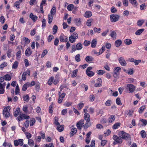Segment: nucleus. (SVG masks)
<instances>
[{"mask_svg": "<svg viewBox=\"0 0 147 147\" xmlns=\"http://www.w3.org/2000/svg\"><path fill=\"white\" fill-rule=\"evenodd\" d=\"M54 79V78L53 77L51 76L50 77L49 80L48 82V84L49 85H51L53 83V81Z\"/></svg>", "mask_w": 147, "mask_h": 147, "instance_id": "obj_45", "label": "nucleus"}, {"mask_svg": "<svg viewBox=\"0 0 147 147\" xmlns=\"http://www.w3.org/2000/svg\"><path fill=\"white\" fill-rule=\"evenodd\" d=\"M116 103L119 105L121 106L122 105V103L121 102L120 98H117L116 99Z\"/></svg>", "mask_w": 147, "mask_h": 147, "instance_id": "obj_56", "label": "nucleus"}, {"mask_svg": "<svg viewBox=\"0 0 147 147\" xmlns=\"http://www.w3.org/2000/svg\"><path fill=\"white\" fill-rule=\"evenodd\" d=\"M78 69H75L72 72L71 77L72 78H74L76 77L77 76V74L78 73Z\"/></svg>", "mask_w": 147, "mask_h": 147, "instance_id": "obj_43", "label": "nucleus"}, {"mask_svg": "<svg viewBox=\"0 0 147 147\" xmlns=\"http://www.w3.org/2000/svg\"><path fill=\"white\" fill-rule=\"evenodd\" d=\"M46 0H42L41 3H40V9L41 11V12L42 13H43L44 12L43 10V5L44 4H46Z\"/></svg>", "mask_w": 147, "mask_h": 147, "instance_id": "obj_20", "label": "nucleus"}, {"mask_svg": "<svg viewBox=\"0 0 147 147\" xmlns=\"http://www.w3.org/2000/svg\"><path fill=\"white\" fill-rule=\"evenodd\" d=\"M24 127L26 128H27L29 126V123L28 120H27L24 122L23 125Z\"/></svg>", "mask_w": 147, "mask_h": 147, "instance_id": "obj_47", "label": "nucleus"}, {"mask_svg": "<svg viewBox=\"0 0 147 147\" xmlns=\"http://www.w3.org/2000/svg\"><path fill=\"white\" fill-rule=\"evenodd\" d=\"M74 5L72 4H70L67 6V9L69 11H72L74 8Z\"/></svg>", "mask_w": 147, "mask_h": 147, "instance_id": "obj_44", "label": "nucleus"}, {"mask_svg": "<svg viewBox=\"0 0 147 147\" xmlns=\"http://www.w3.org/2000/svg\"><path fill=\"white\" fill-rule=\"evenodd\" d=\"M48 22L49 24H51L53 21V15L50 14L48 16Z\"/></svg>", "mask_w": 147, "mask_h": 147, "instance_id": "obj_37", "label": "nucleus"}, {"mask_svg": "<svg viewBox=\"0 0 147 147\" xmlns=\"http://www.w3.org/2000/svg\"><path fill=\"white\" fill-rule=\"evenodd\" d=\"M116 33L115 31H112L111 34L110 36L112 38L115 39H116Z\"/></svg>", "mask_w": 147, "mask_h": 147, "instance_id": "obj_41", "label": "nucleus"}, {"mask_svg": "<svg viewBox=\"0 0 147 147\" xmlns=\"http://www.w3.org/2000/svg\"><path fill=\"white\" fill-rule=\"evenodd\" d=\"M118 60L120 64L122 66H124L126 65L127 63L123 57H120L119 58Z\"/></svg>", "mask_w": 147, "mask_h": 147, "instance_id": "obj_11", "label": "nucleus"}, {"mask_svg": "<svg viewBox=\"0 0 147 147\" xmlns=\"http://www.w3.org/2000/svg\"><path fill=\"white\" fill-rule=\"evenodd\" d=\"M74 22L78 26H79L81 24V22L80 20V19L79 18L75 19Z\"/></svg>", "mask_w": 147, "mask_h": 147, "instance_id": "obj_33", "label": "nucleus"}, {"mask_svg": "<svg viewBox=\"0 0 147 147\" xmlns=\"http://www.w3.org/2000/svg\"><path fill=\"white\" fill-rule=\"evenodd\" d=\"M7 65V63L4 62L2 63L0 66V68L3 69V68Z\"/></svg>", "mask_w": 147, "mask_h": 147, "instance_id": "obj_62", "label": "nucleus"}, {"mask_svg": "<svg viewBox=\"0 0 147 147\" xmlns=\"http://www.w3.org/2000/svg\"><path fill=\"white\" fill-rule=\"evenodd\" d=\"M107 141L106 140H102L101 141V146L103 147L107 143Z\"/></svg>", "mask_w": 147, "mask_h": 147, "instance_id": "obj_58", "label": "nucleus"}, {"mask_svg": "<svg viewBox=\"0 0 147 147\" xmlns=\"http://www.w3.org/2000/svg\"><path fill=\"white\" fill-rule=\"evenodd\" d=\"M113 138L114 140L116 141L118 143L121 144L123 142V140L121 137H120L116 135L113 136Z\"/></svg>", "mask_w": 147, "mask_h": 147, "instance_id": "obj_9", "label": "nucleus"}, {"mask_svg": "<svg viewBox=\"0 0 147 147\" xmlns=\"http://www.w3.org/2000/svg\"><path fill=\"white\" fill-rule=\"evenodd\" d=\"M94 32L98 33H100V32L101 29L100 28H97L96 27L93 28Z\"/></svg>", "mask_w": 147, "mask_h": 147, "instance_id": "obj_55", "label": "nucleus"}, {"mask_svg": "<svg viewBox=\"0 0 147 147\" xmlns=\"http://www.w3.org/2000/svg\"><path fill=\"white\" fill-rule=\"evenodd\" d=\"M56 12V8L55 7H53L51 11V14L53 15Z\"/></svg>", "mask_w": 147, "mask_h": 147, "instance_id": "obj_49", "label": "nucleus"}, {"mask_svg": "<svg viewBox=\"0 0 147 147\" xmlns=\"http://www.w3.org/2000/svg\"><path fill=\"white\" fill-rule=\"evenodd\" d=\"M77 131V129L76 128H73L71 130L70 132L71 136H73L74 134H75Z\"/></svg>", "mask_w": 147, "mask_h": 147, "instance_id": "obj_28", "label": "nucleus"}, {"mask_svg": "<svg viewBox=\"0 0 147 147\" xmlns=\"http://www.w3.org/2000/svg\"><path fill=\"white\" fill-rule=\"evenodd\" d=\"M120 125L121 124L120 123H117L113 125V129H116L120 127Z\"/></svg>", "mask_w": 147, "mask_h": 147, "instance_id": "obj_40", "label": "nucleus"}, {"mask_svg": "<svg viewBox=\"0 0 147 147\" xmlns=\"http://www.w3.org/2000/svg\"><path fill=\"white\" fill-rule=\"evenodd\" d=\"M83 125V121L82 120H80L77 123V127L78 129H81L82 126Z\"/></svg>", "mask_w": 147, "mask_h": 147, "instance_id": "obj_16", "label": "nucleus"}, {"mask_svg": "<svg viewBox=\"0 0 147 147\" xmlns=\"http://www.w3.org/2000/svg\"><path fill=\"white\" fill-rule=\"evenodd\" d=\"M145 109V106L144 105L142 106L140 108L139 110V112L140 113H142Z\"/></svg>", "mask_w": 147, "mask_h": 147, "instance_id": "obj_63", "label": "nucleus"}, {"mask_svg": "<svg viewBox=\"0 0 147 147\" xmlns=\"http://www.w3.org/2000/svg\"><path fill=\"white\" fill-rule=\"evenodd\" d=\"M130 3L134 7H136L138 5V3L136 0H129Z\"/></svg>", "mask_w": 147, "mask_h": 147, "instance_id": "obj_24", "label": "nucleus"}, {"mask_svg": "<svg viewBox=\"0 0 147 147\" xmlns=\"http://www.w3.org/2000/svg\"><path fill=\"white\" fill-rule=\"evenodd\" d=\"M86 61L88 63H90L93 60V58L91 56H88L85 59Z\"/></svg>", "mask_w": 147, "mask_h": 147, "instance_id": "obj_35", "label": "nucleus"}, {"mask_svg": "<svg viewBox=\"0 0 147 147\" xmlns=\"http://www.w3.org/2000/svg\"><path fill=\"white\" fill-rule=\"evenodd\" d=\"M4 88L2 87L1 83H0V94H3L5 92Z\"/></svg>", "mask_w": 147, "mask_h": 147, "instance_id": "obj_52", "label": "nucleus"}, {"mask_svg": "<svg viewBox=\"0 0 147 147\" xmlns=\"http://www.w3.org/2000/svg\"><path fill=\"white\" fill-rule=\"evenodd\" d=\"M32 53V51L29 48H27L25 51V54L27 56H29L31 55Z\"/></svg>", "mask_w": 147, "mask_h": 147, "instance_id": "obj_15", "label": "nucleus"}, {"mask_svg": "<svg viewBox=\"0 0 147 147\" xmlns=\"http://www.w3.org/2000/svg\"><path fill=\"white\" fill-rule=\"evenodd\" d=\"M54 38V36L52 35H50L47 38L48 41L49 42H50L51 40Z\"/></svg>", "mask_w": 147, "mask_h": 147, "instance_id": "obj_61", "label": "nucleus"}, {"mask_svg": "<svg viewBox=\"0 0 147 147\" xmlns=\"http://www.w3.org/2000/svg\"><path fill=\"white\" fill-rule=\"evenodd\" d=\"M54 124L57 125H60L59 123L58 122V119L57 117H55L54 118Z\"/></svg>", "mask_w": 147, "mask_h": 147, "instance_id": "obj_50", "label": "nucleus"}, {"mask_svg": "<svg viewBox=\"0 0 147 147\" xmlns=\"http://www.w3.org/2000/svg\"><path fill=\"white\" fill-rule=\"evenodd\" d=\"M21 53V50L18 51L16 54V59L18 60H19L20 58V55Z\"/></svg>", "mask_w": 147, "mask_h": 147, "instance_id": "obj_34", "label": "nucleus"}, {"mask_svg": "<svg viewBox=\"0 0 147 147\" xmlns=\"http://www.w3.org/2000/svg\"><path fill=\"white\" fill-rule=\"evenodd\" d=\"M121 68L119 67H116L114 69V73L116 75H119V71L121 70Z\"/></svg>", "mask_w": 147, "mask_h": 147, "instance_id": "obj_17", "label": "nucleus"}, {"mask_svg": "<svg viewBox=\"0 0 147 147\" xmlns=\"http://www.w3.org/2000/svg\"><path fill=\"white\" fill-rule=\"evenodd\" d=\"M58 27L56 25H54L53 28V32L54 34H56L57 31Z\"/></svg>", "mask_w": 147, "mask_h": 147, "instance_id": "obj_60", "label": "nucleus"}, {"mask_svg": "<svg viewBox=\"0 0 147 147\" xmlns=\"http://www.w3.org/2000/svg\"><path fill=\"white\" fill-rule=\"evenodd\" d=\"M77 50V47L75 45H73L71 47V53H73L76 50Z\"/></svg>", "mask_w": 147, "mask_h": 147, "instance_id": "obj_57", "label": "nucleus"}, {"mask_svg": "<svg viewBox=\"0 0 147 147\" xmlns=\"http://www.w3.org/2000/svg\"><path fill=\"white\" fill-rule=\"evenodd\" d=\"M27 75L28 76H30V71L29 69H27L26 71L23 73L22 78L23 80L25 81L26 80Z\"/></svg>", "mask_w": 147, "mask_h": 147, "instance_id": "obj_10", "label": "nucleus"}, {"mask_svg": "<svg viewBox=\"0 0 147 147\" xmlns=\"http://www.w3.org/2000/svg\"><path fill=\"white\" fill-rule=\"evenodd\" d=\"M116 46L117 47H119L122 44V41L120 40H118L115 42Z\"/></svg>", "mask_w": 147, "mask_h": 147, "instance_id": "obj_30", "label": "nucleus"}, {"mask_svg": "<svg viewBox=\"0 0 147 147\" xmlns=\"http://www.w3.org/2000/svg\"><path fill=\"white\" fill-rule=\"evenodd\" d=\"M20 110L19 108H17L14 113V115L16 117H17L19 114H20Z\"/></svg>", "mask_w": 147, "mask_h": 147, "instance_id": "obj_27", "label": "nucleus"}, {"mask_svg": "<svg viewBox=\"0 0 147 147\" xmlns=\"http://www.w3.org/2000/svg\"><path fill=\"white\" fill-rule=\"evenodd\" d=\"M30 17L32 19L34 22H35L37 19L38 17L34 15L32 13H31L30 15Z\"/></svg>", "mask_w": 147, "mask_h": 147, "instance_id": "obj_25", "label": "nucleus"}, {"mask_svg": "<svg viewBox=\"0 0 147 147\" xmlns=\"http://www.w3.org/2000/svg\"><path fill=\"white\" fill-rule=\"evenodd\" d=\"M19 63L17 61H15L13 64L12 68L13 69H16L18 67Z\"/></svg>", "mask_w": 147, "mask_h": 147, "instance_id": "obj_42", "label": "nucleus"}, {"mask_svg": "<svg viewBox=\"0 0 147 147\" xmlns=\"http://www.w3.org/2000/svg\"><path fill=\"white\" fill-rule=\"evenodd\" d=\"M119 136L122 139L127 140L129 138V135L123 131H121L119 133Z\"/></svg>", "mask_w": 147, "mask_h": 147, "instance_id": "obj_4", "label": "nucleus"}, {"mask_svg": "<svg viewBox=\"0 0 147 147\" xmlns=\"http://www.w3.org/2000/svg\"><path fill=\"white\" fill-rule=\"evenodd\" d=\"M30 118L29 116L27 115L24 114H22L20 112V115L18 117V121H22L24 119H26Z\"/></svg>", "mask_w": 147, "mask_h": 147, "instance_id": "obj_5", "label": "nucleus"}, {"mask_svg": "<svg viewBox=\"0 0 147 147\" xmlns=\"http://www.w3.org/2000/svg\"><path fill=\"white\" fill-rule=\"evenodd\" d=\"M124 71L126 73L128 74L129 75H132L134 73V71L131 68L127 70L124 69Z\"/></svg>", "mask_w": 147, "mask_h": 147, "instance_id": "obj_22", "label": "nucleus"}, {"mask_svg": "<svg viewBox=\"0 0 147 147\" xmlns=\"http://www.w3.org/2000/svg\"><path fill=\"white\" fill-rule=\"evenodd\" d=\"M128 82L131 84L136 81V80L135 79L133 78H129L128 79Z\"/></svg>", "mask_w": 147, "mask_h": 147, "instance_id": "obj_54", "label": "nucleus"}, {"mask_svg": "<svg viewBox=\"0 0 147 147\" xmlns=\"http://www.w3.org/2000/svg\"><path fill=\"white\" fill-rule=\"evenodd\" d=\"M124 43L125 45H131L132 43L131 40L129 39H127L124 40Z\"/></svg>", "mask_w": 147, "mask_h": 147, "instance_id": "obj_29", "label": "nucleus"}, {"mask_svg": "<svg viewBox=\"0 0 147 147\" xmlns=\"http://www.w3.org/2000/svg\"><path fill=\"white\" fill-rule=\"evenodd\" d=\"M64 127V126L63 125H62L60 126V125H58L57 127V129L59 131L61 132L63 130Z\"/></svg>", "mask_w": 147, "mask_h": 147, "instance_id": "obj_21", "label": "nucleus"}, {"mask_svg": "<svg viewBox=\"0 0 147 147\" xmlns=\"http://www.w3.org/2000/svg\"><path fill=\"white\" fill-rule=\"evenodd\" d=\"M119 16L116 14H113L110 16V20L112 22H115L118 21L119 18Z\"/></svg>", "mask_w": 147, "mask_h": 147, "instance_id": "obj_8", "label": "nucleus"}, {"mask_svg": "<svg viewBox=\"0 0 147 147\" xmlns=\"http://www.w3.org/2000/svg\"><path fill=\"white\" fill-rule=\"evenodd\" d=\"M5 80L7 81H9L11 79V77L10 75L8 74L5 75L4 76Z\"/></svg>", "mask_w": 147, "mask_h": 147, "instance_id": "obj_39", "label": "nucleus"}, {"mask_svg": "<svg viewBox=\"0 0 147 147\" xmlns=\"http://www.w3.org/2000/svg\"><path fill=\"white\" fill-rule=\"evenodd\" d=\"M92 13L91 11H86L84 13V16L86 18H89L92 16Z\"/></svg>", "mask_w": 147, "mask_h": 147, "instance_id": "obj_13", "label": "nucleus"}, {"mask_svg": "<svg viewBox=\"0 0 147 147\" xmlns=\"http://www.w3.org/2000/svg\"><path fill=\"white\" fill-rule=\"evenodd\" d=\"M10 107L7 106L5 107L3 110V114L6 118H8L10 116Z\"/></svg>", "mask_w": 147, "mask_h": 147, "instance_id": "obj_3", "label": "nucleus"}, {"mask_svg": "<svg viewBox=\"0 0 147 147\" xmlns=\"http://www.w3.org/2000/svg\"><path fill=\"white\" fill-rule=\"evenodd\" d=\"M90 115L88 113H86L84 114V119L86 121L85 125H83V126H84L85 128H87L90 125Z\"/></svg>", "mask_w": 147, "mask_h": 147, "instance_id": "obj_1", "label": "nucleus"}, {"mask_svg": "<svg viewBox=\"0 0 147 147\" xmlns=\"http://www.w3.org/2000/svg\"><path fill=\"white\" fill-rule=\"evenodd\" d=\"M136 88V86L133 84H129L126 85V89L129 93H131L134 92Z\"/></svg>", "mask_w": 147, "mask_h": 147, "instance_id": "obj_2", "label": "nucleus"}, {"mask_svg": "<svg viewBox=\"0 0 147 147\" xmlns=\"http://www.w3.org/2000/svg\"><path fill=\"white\" fill-rule=\"evenodd\" d=\"M102 79L100 78L98 79L97 83L94 85V86L96 87H100L102 85Z\"/></svg>", "mask_w": 147, "mask_h": 147, "instance_id": "obj_12", "label": "nucleus"}, {"mask_svg": "<svg viewBox=\"0 0 147 147\" xmlns=\"http://www.w3.org/2000/svg\"><path fill=\"white\" fill-rule=\"evenodd\" d=\"M78 34L76 32H74L69 37V40L71 43H73L75 41L76 39L78 38Z\"/></svg>", "mask_w": 147, "mask_h": 147, "instance_id": "obj_6", "label": "nucleus"}, {"mask_svg": "<svg viewBox=\"0 0 147 147\" xmlns=\"http://www.w3.org/2000/svg\"><path fill=\"white\" fill-rule=\"evenodd\" d=\"M35 122V120L34 118L31 119L30 121V125L32 126Z\"/></svg>", "mask_w": 147, "mask_h": 147, "instance_id": "obj_59", "label": "nucleus"}, {"mask_svg": "<svg viewBox=\"0 0 147 147\" xmlns=\"http://www.w3.org/2000/svg\"><path fill=\"white\" fill-rule=\"evenodd\" d=\"M140 135L141 137L143 138L146 137V133L144 130H142L141 131Z\"/></svg>", "mask_w": 147, "mask_h": 147, "instance_id": "obj_46", "label": "nucleus"}, {"mask_svg": "<svg viewBox=\"0 0 147 147\" xmlns=\"http://www.w3.org/2000/svg\"><path fill=\"white\" fill-rule=\"evenodd\" d=\"M24 100L26 101V102H28L29 100V97L28 95L24 96L23 97Z\"/></svg>", "mask_w": 147, "mask_h": 147, "instance_id": "obj_53", "label": "nucleus"}, {"mask_svg": "<svg viewBox=\"0 0 147 147\" xmlns=\"http://www.w3.org/2000/svg\"><path fill=\"white\" fill-rule=\"evenodd\" d=\"M93 21L92 19H90L87 20L86 22V25L90 27L91 26V22Z\"/></svg>", "mask_w": 147, "mask_h": 147, "instance_id": "obj_31", "label": "nucleus"}, {"mask_svg": "<svg viewBox=\"0 0 147 147\" xmlns=\"http://www.w3.org/2000/svg\"><path fill=\"white\" fill-rule=\"evenodd\" d=\"M144 28L140 29L137 30L135 32V34L136 35H140L144 31Z\"/></svg>", "mask_w": 147, "mask_h": 147, "instance_id": "obj_23", "label": "nucleus"}, {"mask_svg": "<svg viewBox=\"0 0 147 147\" xmlns=\"http://www.w3.org/2000/svg\"><path fill=\"white\" fill-rule=\"evenodd\" d=\"M96 73L98 75H102L105 73V71L102 70H98L96 71Z\"/></svg>", "mask_w": 147, "mask_h": 147, "instance_id": "obj_32", "label": "nucleus"}, {"mask_svg": "<svg viewBox=\"0 0 147 147\" xmlns=\"http://www.w3.org/2000/svg\"><path fill=\"white\" fill-rule=\"evenodd\" d=\"M92 69V67H88L86 70V75L89 77H92L94 76V73L91 70Z\"/></svg>", "mask_w": 147, "mask_h": 147, "instance_id": "obj_7", "label": "nucleus"}, {"mask_svg": "<svg viewBox=\"0 0 147 147\" xmlns=\"http://www.w3.org/2000/svg\"><path fill=\"white\" fill-rule=\"evenodd\" d=\"M144 22L145 20L143 19L141 20H139L137 22V25L138 26H141L142 25Z\"/></svg>", "mask_w": 147, "mask_h": 147, "instance_id": "obj_38", "label": "nucleus"}, {"mask_svg": "<svg viewBox=\"0 0 147 147\" xmlns=\"http://www.w3.org/2000/svg\"><path fill=\"white\" fill-rule=\"evenodd\" d=\"M3 145L4 147H12L10 143H7L5 142H4L3 144Z\"/></svg>", "mask_w": 147, "mask_h": 147, "instance_id": "obj_64", "label": "nucleus"}, {"mask_svg": "<svg viewBox=\"0 0 147 147\" xmlns=\"http://www.w3.org/2000/svg\"><path fill=\"white\" fill-rule=\"evenodd\" d=\"M112 101L110 100H107L105 103V105L107 106H110L111 105Z\"/></svg>", "mask_w": 147, "mask_h": 147, "instance_id": "obj_51", "label": "nucleus"}, {"mask_svg": "<svg viewBox=\"0 0 147 147\" xmlns=\"http://www.w3.org/2000/svg\"><path fill=\"white\" fill-rule=\"evenodd\" d=\"M97 40L96 39H93L91 42V46L92 48L95 47L96 45L97 44Z\"/></svg>", "mask_w": 147, "mask_h": 147, "instance_id": "obj_26", "label": "nucleus"}, {"mask_svg": "<svg viewBox=\"0 0 147 147\" xmlns=\"http://www.w3.org/2000/svg\"><path fill=\"white\" fill-rule=\"evenodd\" d=\"M91 132H89L86 134V142L87 144H88L90 141V138Z\"/></svg>", "mask_w": 147, "mask_h": 147, "instance_id": "obj_19", "label": "nucleus"}, {"mask_svg": "<svg viewBox=\"0 0 147 147\" xmlns=\"http://www.w3.org/2000/svg\"><path fill=\"white\" fill-rule=\"evenodd\" d=\"M65 94L63 93L59 96L58 100V102L59 103H61L62 102L63 99L65 97Z\"/></svg>", "mask_w": 147, "mask_h": 147, "instance_id": "obj_14", "label": "nucleus"}, {"mask_svg": "<svg viewBox=\"0 0 147 147\" xmlns=\"http://www.w3.org/2000/svg\"><path fill=\"white\" fill-rule=\"evenodd\" d=\"M28 144L30 146H33L34 145V142L33 140L31 139L28 140Z\"/></svg>", "mask_w": 147, "mask_h": 147, "instance_id": "obj_36", "label": "nucleus"}, {"mask_svg": "<svg viewBox=\"0 0 147 147\" xmlns=\"http://www.w3.org/2000/svg\"><path fill=\"white\" fill-rule=\"evenodd\" d=\"M105 50V47L104 46H102V48L100 49L98 52V55L101 54Z\"/></svg>", "mask_w": 147, "mask_h": 147, "instance_id": "obj_48", "label": "nucleus"}, {"mask_svg": "<svg viewBox=\"0 0 147 147\" xmlns=\"http://www.w3.org/2000/svg\"><path fill=\"white\" fill-rule=\"evenodd\" d=\"M115 115H111L108 119V121L109 123H111L115 121Z\"/></svg>", "mask_w": 147, "mask_h": 147, "instance_id": "obj_18", "label": "nucleus"}]
</instances>
